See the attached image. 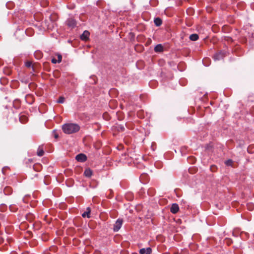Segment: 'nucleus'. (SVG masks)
I'll use <instances>...</instances> for the list:
<instances>
[{"label": "nucleus", "mask_w": 254, "mask_h": 254, "mask_svg": "<svg viewBox=\"0 0 254 254\" xmlns=\"http://www.w3.org/2000/svg\"><path fill=\"white\" fill-rule=\"evenodd\" d=\"M80 127L76 124H66L63 126L62 129L66 134H71L78 132Z\"/></svg>", "instance_id": "nucleus-1"}, {"label": "nucleus", "mask_w": 254, "mask_h": 254, "mask_svg": "<svg viewBox=\"0 0 254 254\" xmlns=\"http://www.w3.org/2000/svg\"><path fill=\"white\" fill-rule=\"evenodd\" d=\"M67 25L70 28H74L76 25V21L72 18H69L66 21Z\"/></svg>", "instance_id": "nucleus-2"}, {"label": "nucleus", "mask_w": 254, "mask_h": 254, "mask_svg": "<svg viewBox=\"0 0 254 254\" xmlns=\"http://www.w3.org/2000/svg\"><path fill=\"white\" fill-rule=\"evenodd\" d=\"M123 224L122 219H118L114 225L113 230L115 232L118 231L121 228Z\"/></svg>", "instance_id": "nucleus-3"}, {"label": "nucleus", "mask_w": 254, "mask_h": 254, "mask_svg": "<svg viewBox=\"0 0 254 254\" xmlns=\"http://www.w3.org/2000/svg\"><path fill=\"white\" fill-rule=\"evenodd\" d=\"M75 159L78 161L83 162L87 160V157L85 154L81 153L77 155Z\"/></svg>", "instance_id": "nucleus-4"}, {"label": "nucleus", "mask_w": 254, "mask_h": 254, "mask_svg": "<svg viewBox=\"0 0 254 254\" xmlns=\"http://www.w3.org/2000/svg\"><path fill=\"white\" fill-rule=\"evenodd\" d=\"M179 210V205L177 203H173L170 208V211L173 213H177Z\"/></svg>", "instance_id": "nucleus-5"}, {"label": "nucleus", "mask_w": 254, "mask_h": 254, "mask_svg": "<svg viewBox=\"0 0 254 254\" xmlns=\"http://www.w3.org/2000/svg\"><path fill=\"white\" fill-rule=\"evenodd\" d=\"M152 253V249L151 248L148 247L146 249L142 248L139 250V253L140 254H151Z\"/></svg>", "instance_id": "nucleus-6"}, {"label": "nucleus", "mask_w": 254, "mask_h": 254, "mask_svg": "<svg viewBox=\"0 0 254 254\" xmlns=\"http://www.w3.org/2000/svg\"><path fill=\"white\" fill-rule=\"evenodd\" d=\"M90 33L88 31H84L80 36V38L82 40L86 41L88 39Z\"/></svg>", "instance_id": "nucleus-7"}, {"label": "nucleus", "mask_w": 254, "mask_h": 254, "mask_svg": "<svg viewBox=\"0 0 254 254\" xmlns=\"http://www.w3.org/2000/svg\"><path fill=\"white\" fill-rule=\"evenodd\" d=\"M91 212V209L90 207H87L86 208V210L82 214V216L83 217H87V218H90V213Z\"/></svg>", "instance_id": "nucleus-8"}, {"label": "nucleus", "mask_w": 254, "mask_h": 254, "mask_svg": "<svg viewBox=\"0 0 254 254\" xmlns=\"http://www.w3.org/2000/svg\"><path fill=\"white\" fill-rule=\"evenodd\" d=\"M3 192L6 195H10L12 192V190L11 187H6L4 188Z\"/></svg>", "instance_id": "nucleus-9"}, {"label": "nucleus", "mask_w": 254, "mask_h": 254, "mask_svg": "<svg viewBox=\"0 0 254 254\" xmlns=\"http://www.w3.org/2000/svg\"><path fill=\"white\" fill-rule=\"evenodd\" d=\"M28 121V118L25 115H21L19 117V121L22 123L25 124Z\"/></svg>", "instance_id": "nucleus-10"}, {"label": "nucleus", "mask_w": 254, "mask_h": 254, "mask_svg": "<svg viewBox=\"0 0 254 254\" xmlns=\"http://www.w3.org/2000/svg\"><path fill=\"white\" fill-rule=\"evenodd\" d=\"M163 50L162 46L161 44L156 45L154 48V51L156 52H161Z\"/></svg>", "instance_id": "nucleus-11"}, {"label": "nucleus", "mask_w": 254, "mask_h": 254, "mask_svg": "<svg viewBox=\"0 0 254 254\" xmlns=\"http://www.w3.org/2000/svg\"><path fill=\"white\" fill-rule=\"evenodd\" d=\"M156 26H159L162 24V21L160 18H155L154 20Z\"/></svg>", "instance_id": "nucleus-12"}, {"label": "nucleus", "mask_w": 254, "mask_h": 254, "mask_svg": "<svg viewBox=\"0 0 254 254\" xmlns=\"http://www.w3.org/2000/svg\"><path fill=\"white\" fill-rule=\"evenodd\" d=\"M37 154V155L39 156H42L44 155V151L43 150L42 147H39Z\"/></svg>", "instance_id": "nucleus-13"}, {"label": "nucleus", "mask_w": 254, "mask_h": 254, "mask_svg": "<svg viewBox=\"0 0 254 254\" xmlns=\"http://www.w3.org/2000/svg\"><path fill=\"white\" fill-rule=\"evenodd\" d=\"M85 176L87 177H90L92 175V172L89 169H86L84 173Z\"/></svg>", "instance_id": "nucleus-14"}, {"label": "nucleus", "mask_w": 254, "mask_h": 254, "mask_svg": "<svg viewBox=\"0 0 254 254\" xmlns=\"http://www.w3.org/2000/svg\"><path fill=\"white\" fill-rule=\"evenodd\" d=\"M190 39L191 41H196L198 39V35L196 34H192L190 36Z\"/></svg>", "instance_id": "nucleus-15"}, {"label": "nucleus", "mask_w": 254, "mask_h": 254, "mask_svg": "<svg viewBox=\"0 0 254 254\" xmlns=\"http://www.w3.org/2000/svg\"><path fill=\"white\" fill-rule=\"evenodd\" d=\"M247 208L250 211H252L254 209V204L253 203H248L247 204Z\"/></svg>", "instance_id": "nucleus-16"}, {"label": "nucleus", "mask_w": 254, "mask_h": 254, "mask_svg": "<svg viewBox=\"0 0 254 254\" xmlns=\"http://www.w3.org/2000/svg\"><path fill=\"white\" fill-rule=\"evenodd\" d=\"M35 56L37 59H41L42 58V54L40 52L37 51L35 53Z\"/></svg>", "instance_id": "nucleus-17"}, {"label": "nucleus", "mask_w": 254, "mask_h": 254, "mask_svg": "<svg viewBox=\"0 0 254 254\" xmlns=\"http://www.w3.org/2000/svg\"><path fill=\"white\" fill-rule=\"evenodd\" d=\"M41 167V165L39 164L34 165L33 166V169L36 170V171H38V169H39Z\"/></svg>", "instance_id": "nucleus-18"}, {"label": "nucleus", "mask_w": 254, "mask_h": 254, "mask_svg": "<svg viewBox=\"0 0 254 254\" xmlns=\"http://www.w3.org/2000/svg\"><path fill=\"white\" fill-rule=\"evenodd\" d=\"M64 101V97H60V98H59L58 100V103H63Z\"/></svg>", "instance_id": "nucleus-19"}, {"label": "nucleus", "mask_w": 254, "mask_h": 254, "mask_svg": "<svg viewBox=\"0 0 254 254\" xmlns=\"http://www.w3.org/2000/svg\"><path fill=\"white\" fill-rule=\"evenodd\" d=\"M10 210L12 212H15L16 211V208H15L14 205H10L9 206Z\"/></svg>", "instance_id": "nucleus-20"}, {"label": "nucleus", "mask_w": 254, "mask_h": 254, "mask_svg": "<svg viewBox=\"0 0 254 254\" xmlns=\"http://www.w3.org/2000/svg\"><path fill=\"white\" fill-rule=\"evenodd\" d=\"M57 56H58V63H60L62 62V56L60 54H58L57 55Z\"/></svg>", "instance_id": "nucleus-21"}, {"label": "nucleus", "mask_w": 254, "mask_h": 254, "mask_svg": "<svg viewBox=\"0 0 254 254\" xmlns=\"http://www.w3.org/2000/svg\"><path fill=\"white\" fill-rule=\"evenodd\" d=\"M25 66L27 67H30L32 66V63L30 61H27L25 63Z\"/></svg>", "instance_id": "nucleus-22"}, {"label": "nucleus", "mask_w": 254, "mask_h": 254, "mask_svg": "<svg viewBox=\"0 0 254 254\" xmlns=\"http://www.w3.org/2000/svg\"><path fill=\"white\" fill-rule=\"evenodd\" d=\"M4 72L6 74L9 75L11 73V70H9L8 68H4Z\"/></svg>", "instance_id": "nucleus-23"}, {"label": "nucleus", "mask_w": 254, "mask_h": 254, "mask_svg": "<svg viewBox=\"0 0 254 254\" xmlns=\"http://www.w3.org/2000/svg\"><path fill=\"white\" fill-rule=\"evenodd\" d=\"M52 63L53 64H56L58 63V60H57L56 59L53 58L52 59Z\"/></svg>", "instance_id": "nucleus-24"}, {"label": "nucleus", "mask_w": 254, "mask_h": 254, "mask_svg": "<svg viewBox=\"0 0 254 254\" xmlns=\"http://www.w3.org/2000/svg\"><path fill=\"white\" fill-rule=\"evenodd\" d=\"M54 137L55 138H58L59 137L58 134L55 132H54Z\"/></svg>", "instance_id": "nucleus-25"}, {"label": "nucleus", "mask_w": 254, "mask_h": 254, "mask_svg": "<svg viewBox=\"0 0 254 254\" xmlns=\"http://www.w3.org/2000/svg\"><path fill=\"white\" fill-rule=\"evenodd\" d=\"M232 161L231 160H228L227 162H226V164L228 165H230L231 163H232Z\"/></svg>", "instance_id": "nucleus-26"}, {"label": "nucleus", "mask_w": 254, "mask_h": 254, "mask_svg": "<svg viewBox=\"0 0 254 254\" xmlns=\"http://www.w3.org/2000/svg\"><path fill=\"white\" fill-rule=\"evenodd\" d=\"M120 129H121V131H123L125 129L124 127H123V126L120 127Z\"/></svg>", "instance_id": "nucleus-27"}, {"label": "nucleus", "mask_w": 254, "mask_h": 254, "mask_svg": "<svg viewBox=\"0 0 254 254\" xmlns=\"http://www.w3.org/2000/svg\"><path fill=\"white\" fill-rule=\"evenodd\" d=\"M28 161H29V162H31V161H32V160H31V159H28Z\"/></svg>", "instance_id": "nucleus-28"}, {"label": "nucleus", "mask_w": 254, "mask_h": 254, "mask_svg": "<svg viewBox=\"0 0 254 254\" xmlns=\"http://www.w3.org/2000/svg\"><path fill=\"white\" fill-rule=\"evenodd\" d=\"M27 216H32V214H29V215H28Z\"/></svg>", "instance_id": "nucleus-29"}, {"label": "nucleus", "mask_w": 254, "mask_h": 254, "mask_svg": "<svg viewBox=\"0 0 254 254\" xmlns=\"http://www.w3.org/2000/svg\"><path fill=\"white\" fill-rule=\"evenodd\" d=\"M174 254H179V253H175Z\"/></svg>", "instance_id": "nucleus-30"}]
</instances>
